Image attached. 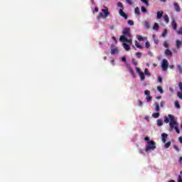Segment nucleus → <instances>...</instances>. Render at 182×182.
<instances>
[{
	"label": "nucleus",
	"instance_id": "29",
	"mask_svg": "<svg viewBox=\"0 0 182 182\" xmlns=\"http://www.w3.org/2000/svg\"><path fill=\"white\" fill-rule=\"evenodd\" d=\"M164 122L166 123H169V122H170V117H164Z\"/></svg>",
	"mask_w": 182,
	"mask_h": 182
},
{
	"label": "nucleus",
	"instance_id": "35",
	"mask_svg": "<svg viewBox=\"0 0 182 182\" xmlns=\"http://www.w3.org/2000/svg\"><path fill=\"white\" fill-rule=\"evenodd\" d=\"M144 93H145V95H146V97H147V96H150V90H146L144 91Z\"/></svg>",
	"mask_w": 182,
	"mask_h": 182
},
{
	"label": "nucleus",
	"instance_id": "11",
	"mask_svg": "<svg viewBox=\"0 0 182 182\" xmlns=\"http://www.w3.org/2000/svg\"><path fill=\"white\" fill-rule=\"evenodd\" d=\"M168 136V135L167 134H166V133H163V134H161L163 143H166V139H167V136Z\"/></svg>",
	"mask_w": 182,
	"mask_h": 182
},
{
	"label": "nucleus",
	"instance_id": "64",
	"mask_svg": "<svg viewBox=\"0 0 182 182\" xmlns=\"http://www.w3.org/2000/svg\"><path fill=\"white\" fill-rule=\"evenodd\" d=\"M156 99H158V100L161 99V96L156 97Z\"/></svg>",
	"mask_w": 182,
	"mask_h": 182
},
{
	"label": "nucleus",
	"instance_id": "12",
	"mask_svg": "<svg viewBox=\"0 0 182 182\" xmlns=\"http://www.w3.org/2000/svg\"><path fill=\"white\" fill-rule=\"evenodd\" d=\"M171 26H172L173 29H174V31H176V29H177V23L176 22V20L172 21Z\"/></svg>",
	"mask_w": 182,
	"mask_h": 182
},
{
	"label": "nucleus",
	"instance_id": "43",
	"mask_svg": "<svg viewBox=\"0 0 182 182\" xmlns=\"http://www.w3.org/2000/svg\"><path fill=\"white\" fill-rule=\"evenodd\" d=\"M145 47L149 49L150 48V43L149 41H146L145 43Z\"/></svg>",
	"mask_w": 182,
	"mask_h": 182
},
{
	"label": "nucleus",
	"instance_id": "42",
	"mask_svg": "<svg viewBox=\"0 0 182 182\" xmlns=\"http://www.w3.org/2000/svg\"><path fill=\"white\" fill-rule=\"evenodd\" d=\"M177 96H178V97H179V99H181L182 100V92H178L177 93Z\"/></svg>",
	"mask_w": 182,
	"mask_h": 182
},
{
	"label": "nucleus",
	"instance_id": "15",
	"mask_svg": "<svg viewBox=\"0 0 182 182\" xmlns=\"http://www.w3.org/2000/svg\"><path fill=\"white\" fill-rule=\"evenodd\" d=\"M154 106H156L155 111L156 112H160V105H159V103L155 102Z\"/></svg>",
	"mask_w": 182,
	"mask_h": 182
},
{
	"label": "nucleus",
	"instance_id": "47",
	"mask_svg": "<svg viewBox=\"0 0 182 182\" xmlns=\"http://www.w3.org/2000/svg\"><path fill=\"white\" fill-rule=\"evenodd\" d=\"M161 35L163 37L166 36V35H167V30L165 29L164 32H163Z\"/></svg>",
	"mask_w": 182,
	"mask_h": 182
},
{
	"label": "nucleus",
	"instance_id": "9",
	"mask_svg": "<svg viewBox=\"0 0 182 182\" xmlns=\"http://www.w3.org/2000/svg\"><path fill=\"white\" fill-rule=\"evenodd\" d=\"M163 11H159L156 13V18L157 19H161V18L163 17Z\"/></svg>",
	"mask_w": 182,
	"mask_h": 182
},
{
	"label": "nucleus",
	"instance_id": "41",
	"mask_svg": "<svg viewBox=\"0 0 182 182\" xmlns=\"http://www.w3.org/2000/svg\"><path fill=\"white\" fill-rule=\"evenodd\" d=\"M125 42H127V43H129L130 45H132V43H133L132 38H129V39L127 38Z\"/></svg>",
	"mask_w": 182,
	"mask_h": 182
},
{
	"label": "nucleus",
	"instance_id": "7",
	"mask_svg": "<svg viewBox=\"0 0 182 182\" xmlns=\"http://www.w3.org/2000/svg\"><path fill=\"white\" fill-rule=\"evenodd\" d=\"M127 68L128 69V70H129V73H131L132 77H136V74H134V71L133 70V68L132 67H130L129 65H127Z\"/></svg>",
	"mask_w": 182,
	"mask_h": 182
},
{
	"label": "nucleus",
	"instance_id": "13",
	"mask_svg": "<svg viewBox=\"0 0 182 182\" xmlns=\"http://www.w3.org/2000/svg\"><path fill=\"white\" fill-rule=\"evenodd\" d=\"M123 48L125 49V50H130V46L127 44V43H123Z\"/></svg>",
	"mask_w": 182,
	"mask_h": 182
},
{
	"label": "nucleus",
	"instance_id": "21",
	"mask_svg": "<svg viewBox=\"0 0 182 182\" xmlns=\"http://www.w3.org/2000/svg\"><path fill=\"white\" fill-rule=\"evenodd\" d=\"M156 89L159 92V93H161V95L164 93V91L163 90V88L161 86H158Z\"/></svg>",
	"mask_w": 182,
	"mask_h": 182
},
{
	"label": "nucleus",
	"instance_id": "24",
	"mask_svg": "<svg viewBox=\"0 0 182 182\" xmlns=\"http://www.w3.org/2000/svg\"><path fill=\"white\" fill-rule=\"evenodd\" d=\"M127 39V38H126L125 35L121 36L120 38H119V41H124V42H126Z\"/></svg>",
	"mask_w": 182,
	"mask_h": 182
},
{
	"label": "nucleus",
	"instance_id": "50",
	"mask_svg": "<svg viewBox=\"0 0 182 182\" xmlns=\"http://www.w3.org/2000/svg\"><path fill=\"white\" fill-rule=\"evenodd\" d=\"M164 46L165 48H168V43H167L166 41H165L164 43Z\"/></svg>",
	"mask_w": 182,
	"mask_h": 182
},
{
	"label": "nucleus",
	"instance_id": "45",
	"mask_svg": "<svg viewBox=\"0 0 182 182\" xmlns=\"http://www.w3.org/2000/svg\"><path fill=\"white\" fill-rule=\"evenodd\" d=\"M117 6H119V8H122V9H123V4L122 2H118Z\"/></svg>",
	"mask_w": 182,
	"mask_h": 182
},
{
	"label": "nucleus",
	"instance_id": "31",
	"mask_svg": "<svg viewBox=\"0 0 182 182\" xmlns=\"http://www.w3.org/2000/svg\"><path fill=\"white\" fill-rule=\"evenodd\" d=\"M146 102H151V99H153V97L150 95H148L146 96Z\"/></svg>",
	"mask_w": 182,
	"mask_h": 182
},
{
	"label": "nucleus",
	"instance_id": "39",
	"mask_svg": "<svg viewBox=\"0 0 182 182\" xmlns=\"http://www.w3.org/2000/svg\"><path fill=\"white\" fill-rule=\"evenodd\" d=\"M132 63H133V65H134V66H137V65H138L137 61H136V59H134V58L132 59Z\"/></svg>",
	"mask_w": 182,
	"mask_h": 182
},
{
	"label": "nucleus",
	"instance_id": "34",
	"mask_svg": "<svg viewBox=\"0 0 182 182\" xmlns=\"http://www.w3.org/2000/svg\"><path fill=\"white\" fill-rule=\"evenodd\" d=\"M141 10L144 14H146V12H147V9L144 6H141Z\"/></svg>",
	"mask_w": 182,
	"mask_h": 182
},
{
	"label": "nucleus",
	"instance_id": "10",
	"mask_svg": "<svg viewBox=\"0 0 182 182\" xmlns=\"http://www.w3.org/2000/svg\"><path fill=\"white\" fill-rule=\"evenodd\" d=\"M165 55L166 56H173V52H171V50H170L168 48L165 50Z\"/></svg>",
	"mask_w": 182,
	"mask_h": 182
},
{
	"label": "nucleus",
	"instance_id": "32",
	"mask_svg": "<svg viewBox=\"0 0 182 182\" xmlns=\"http://www.w3.org/2000/svg\"><path fill=\"white\" fill-rule=\"evenodd\" d=\"M136 56L138 59H140V58H141V52L136 53Z\"/></svg>",
	"mask_w": 182,
	"mask_h": 182
},
{
	"label": "nucleus",
	"instance_id": "18",
	"mask_svg": "<svg viewBox=\"0 0 182 182\" xmlns=\"http://www.w3.org/2000/svg\"><path fill=\"white\" fill-rule=\"evenodd\" d=\"M160 28V26H159V23H155L154 26H153V29L154 31H159V28Z\"/></svg>",
	"mask_w": 182,
	"mask_h": 182
},
{
	"label": "nucleus",
	"instance_id": "8",
	"mask_svg": "<svg viewBox=\"0 0 182 182\" xmlns=\"http://www.w3.org/2000/svg\"><path fill=\"white\" fill-rule=\"evenodd\" d=\"M173 6H174L175 10L176 11V12H180V11H181V9L180 8V5H178V3L174 2L173 3Z\"/></svg>",
	"mask_w": 182,
	"mask_h": 182
},
{
	"label": "nucleus",
	"instance_id": "59",
	"mask_svg": "<svg viewBox=\"0 0 182 182\" xmlns=\"http://www.w3.org/2000/svg\"><path fill=\"white\" fill-rule=\"evenodd\" d=\"M160 106H161V107H163L164 106V102H161V103H160Z\"/></svg>",
	"mask_w": 182,
	"mask_h": 182
},
{
	"label": "nucleus",
	"instance_id": "30",
	"mask_svg": "<svg viewBox=\"0 0 182 182\" xmlns=\"http://www.w3.org/2000/svg\"><path fill=\"white\" fill-rule=\"evenodd\" d=\"M175 107H176V109H180V103L178 101L175 102Z\"/></svg>",
	"mask_w": 182,
	"mask_h": 182
},
{
	"label": "nucleus",
	"instance_id": "56",
	"mask_svg": "<svg viewBox=\"0 0 182 182\" xmlns=\"http://www.w3.org/2000/svg\"><path fill=\"white\" fill-rule=\"evenodd\" d=\"M178 182H182L181 176L179 175Z\"/></svg>",
	"mask_w": 182,
	"mask_h": 182
},
{
	"label": "nucleus",
	"instance_id": "16",
	"mask_svg": "<svg viewBox=\"0 0 182 182\" xmlns=\"http://www.w3.org/2000/svg\"><path fill=\"white\" fill-rule=\"evenodd\" d=\"M152 117H154V119H159V117H160V113H159V112L153 113Z\"/></svg>",
	"mask_w": 182,
	"mask_h": 182
},
{
	"label": "nucleus",
	"instance_id": "20",
	"mask_svg": "<svg viewBox=\"0 0 182 182\" xmlns=\"http://www.w3.org/2000/svg\"><path fill=\"white\" fill-rule=\"evenodd\" d=\"M181 46V41L179 40H176V48L177 49H180V47Z\"/></svg>",
	"mask_w": 182,
	"mask_h": 182
},
{
	"label": "nucleus",
	"instance_id": "22",
	"mask_svg": "<svg viewBox=\"0 0 182 182\" xmlns=\"http://www.w3.org/2000/svg\"><path fill=\"white\" fill-rule=\"evenodd\" d=\"M144 26L146 29H149L150 28V23L149 21H144Z\"/></svg>",
	"mask_w": 182,
	"mask_h": 182
},
{
	"label": "nucleus",
	"instance_id": "53",
	"mask_svg": "<svg viewBox=\"0 0 182 182\" xmlns=\"http://www.w3.org/2000/svg\"><path fill=\"white\" fill-rule=\"evenodd\" d=\"M93 12H99V8L98 7H95Z\"/></svg>",
	"mask_w": 182,
	"mask_h": 182
},
{
	"label": "nucleus",
	"instance_id": "63",
	"mask_svg": "<svg viewBox=\"0 0 182 182\" xmlns=\"http://www.w3.org/2000/svg\"><path fill=\"white\" fill-rule=\"evenodd\" d=\"M179 161H182V156L179 158Z\"/></svg>",
	"mask_w": 182,
	"mask_h": 182
},
{
	"label": "nucleus",
	"instance_id": "57",
	"mask_svg": "<svg viewBox=\"0 0 182 182\" xmlns=\"http://www.w3.org/2000/svg\"><path fill=\"white\" fill-rule=\"evenodd\" d=\"M122 62H124V63H126V57H122Z\"/></svg>",
	"mask_w": 182,
	"mask_h": 182
},
{
	"label": "nucleus",
	"instance_id": "54",
	"mask_svg": "<svg viewBox=\"0 0 182 182\" xmlns=\"http://www.w3.org/2000/svg\"><path fill=\"white\" fill-rule=\"evenodd\" d=\"M144 4H145V5H146V6H149V1L145 0V1H144Z\"/></svg>",
	"mask_w": 182,
	"mask_h": 182
},
{
	"label": "nucleus",
	"instance_id": "5",
	"mask_svg": "<svg viewBox=\"0 0 182 182\" xmlns=\"http://www.w3.org/2000/svg\"><path fill=\"white\" fill-rule=\"evenodd\" d=\"M123 35L130 37V28H125L122 31Z\"/></svg>",
	"mask_w": 182,
	"mask_h": 182
},
{
	"label": "nucleus",
	"instance_id": "17",
	"mask_svg": "<svg viewBox=\"0 0 182 182\" xmlns=\"http://www.w3.org/2000/svg\"><path fill=\"white\" fill-rule=\"evenodd\" d=\"M164 18L166 23H168V22H170V18H168V16L167 14L164 15Z\"/></svg>",
	"mask_w": 182,
	"mask_h": 182
},
{
	"label": "nucleus",
	"instance_id": "52",
	"mask_svg": "<svg viewBox=\"0 0 182 182\" xmlns=\"http://www.w3.org/2000/svg\"><path fill=\"white\" fill-rule=\"evenodd\" d=\"M178 86H179V89H180L181 92H182V83L180 82Z\"/></svg>",
	"mask_w": 182,
	"mask_h": 182
},
{
	"label": "nucleus",
	"instance_id": "27",
	"mask_svg": "<svg viewBox=\"0 0 182 182\" xmlns=\"http://www.w3.org/2000/svg\"><path fill=\"white\" fill-rule=\"evenodd\" d=\"M157 126H163V120L161 119H158L157 120Z\"/></svg>",
	"mask_w": 182,
	"mask_h": 182
},
{
	"label": "nucleus",
	"instance_id": "2",
	"mask_svg": "<svg viewBox=\"0 0 182 182\" xmlns=\"http://www.w3.org/2000/svg\"><path fill=\"white\" fill-rule=\"evenodd\" d=\"M155 149H156V142L154 141H149L147 142L145 151H149V150H155Z\"/></svg>",
	"mask_w": 182,
	"mask_h": 182
},
{
	"label": "nucleus",
	"instance_id": "1",
	"mask_svg": "<svg viewBox=\"0 0 182 182\" xmlns=\"http://www.w3.org/2000/svg\"><path fill=\"white\" fill-rule=\"evenodd\" d=\"M168 116L170 119V122H169V125L171 128L170 132H171L173 129H175L176 133L179 134L180 129H178V124H177V121H176V119H174V116H173L172 114H168Z\"/></svg>",
	"mask_w": 182,
	"mask_h": 182
},
{
	"label": "nucleus",
	"instance_id": "62",
	"mask_svg": "<svg viewBox=\"0 0 182 182\" xmlns=\"http://www.w3.org/2000/svg\"><path fill=\"white\" fill-rule=\"evenodd\" d=\"M168 182H176V181H174V180H171V181H168Z\"/></svg>",
	"mask_w": 182,
	"mask_h": 182
},
{
	"label": "nucleus",
	"instance_id": "19",
	"mask_svg": "<svg viewBox=\"0 0 182 182\" xmlns=\"http://www.w3.org/2000/svg\"><path fill=\"white\" fill-rule=\"evenodd\" d=\"M119 52V50H117V48H113L111 50V55H115V53H117Z\"/></svg>",
	"mask_w": 182,
	"mask_h": 182
},
{
	"label": "nucleus",
	"instance_id": "51",
	"mask_svg": "<svg viewBox=\"0 0 182 182\" xmlns=\"http://www.w3.org/2000/svg\"><path fill=\"white\" fill-rule=\"evenodd\" d=\"M144 140H145L146 141H150V138H149V136H145V137H144Z\"/></svg>",
	"mask_w": 182,
	"mask_h": 182
},
{
	"label": "nucleus",
	"instance_id": "49",
	"mask_svg": "<svg viewBox=\"0 0 182 182\" xmlns=\"http://www.w3.org/2000/svg\"><path fill=\"white\" fill-rule=\"evenodd\" d=\"M139 106H143V102L141 100H138Z\"/></svg>",
	"mask_w": 182,
	"mask_h": 182
},
{
	"label": "nucleus",
	"instance_id": "60",
	"mask_svg": "<svg viewBox=\"0 0 182 182\" xmlns=\"http://www.w3.org/2000/svg\"><path fill=\"white\" fill-rule=\"evenodd\" d=\"M148 55H149L150 56H153V53H151L150 51L148 52Z\"/></svg>",
	"mask_w": 182,
	"mask_h": 182
},
{
	"label": "nucleus",
	"instance_id": "23",
	"mask_svg": "<svg viewBox=\"0 0 182 182\" xmlns=\"http://www.w3.org/2000/svg\"><path fill=\"white\" fill-rule=\"evenodd\" d=\"M134 12L136 15H140V9H139V7H136L134 9Z\"/></svg>",
	"mask_w": 182,
	"mask_h": 182
},
{
	"label": "nucleus",
	"instance_id": "40",
	"mask_svg": "<svg viewBox=\"0 0 182 182\" xmlns=\"http://www.w3.org/2000/svg\"><path fill=\"white\" fill-rule=\"evenodd\" d=\"M173 149H174L176 151H177L178 153V151H180V149L178 148V146H177V145H173Z\"/></svg>",
	"mask_w": 182,
	"mask_h": 182
},
{
	"label": "nucleus",
	"instance_id": "4",
	"mask_svg": "<svg viewBox=\"0 0 182 182\" xmlns=\"http://www.w3.org/2000/svg\"><path fill=\"white\" fill-rule=\"evenodd\" d=\"M161 68L164 72H167V69H168V61L167 59H164L162 60Z\"/></svg>",
	"mask_w": 182,
	"mask_h": 182
},
{
	"label": "nucleus",
	"instance_id": "26",
	"mask_svg": "<svg viewBox=\"0 0 182 182\" xmlns=\"http://www.w3.org/2000/svg\"><path fill=\"white\" fill-rule=\"evenodd\" d=\"M136 38L139 42H143V41H144V38L141 36H137Z\"/></svg>",
	"mask_w": 182,
	"mask_h": 182
},
{
	"label": "nucleus",
	"instance_id": "37",
	"mask_svg": "<svg viewBox=\"0 0 182 182\" xmlns=\"http://www.w3.org/2000/svg\"><path fill=\"white\" fill-rule=\"evenodd\" d=\"M178 70L179 71V73H182V68L181 65H177Z\"/></svg>",
	"mask_w": 182,
	"mask_h": 182
},
{
	"label": "nucleus",
	"instance_id": "58",
	"mask_svg": "<svg viewBox=\"0 0 182 182\" xmlns=\"http://www.w3.org/2000/svg\"><path fill=\"white\" fill-rule=\"evenodd\" d=\"M154 42H155L156 45H158L159 39H154Z\"/></svg>",
	"mask_w": 182,
	"mask_h": 182
},
{
	"label": "nucleus",
	"instance_id": "55",
	"mask_svg": "<svg viewBox=\"0 0 182 182\" xmlns=\"http://www.w3.org/2000/svg\"><path fill=\"white\" fill-rule=\"evenodd\" d=\"M178 141L181 143V144H182V136L178 137Z\"/></svg>",
	"mask_w": 182,
	"mask_h": 182
},
{
	"label": "nucleus",
	"instance_id": "28",
	"mask_svg": "<svg viewBox=\"0 0 182 182\" xmlns=\"http://www.w3.org/2000/svg\"><path fill=\"white\" fill-rule=\"evenodd\" d=\"M171 146V141H168L167 143L165 144V148L168 149Z\"/></svg>",
	"mask_w": 182,
	"mask_h": 182
},
{
	"label": "nucleus",
	"instance_id": "38",
	"mask_svg": "<svg viewBox=\"0 0 182 182\" xmlns=\"http://www.w3.org/2000/svg\"><path fill=\"white\" fill-rule=\"evenodd\" d=\"M144 73L147 76H150V73H149V69L146 68L145 70H144Z\"/></svg>",
	"mask_w": 182,
	"mask_h": 182
},
{
	"label": "nucleus",
	"instance_id": "33",
	"mask_svg": "<svg viewBox=\"0 0 182 182\" xmlns=\"http://www.w3.org/2000/svg\"><path fill=\"white\" fill-rule=\"evenodd\" d=\"M128 25H130V26H133L134 25V22L132 20H128Z\"/></svg>",
	"mask_w": 182,
	"mask_h": 182
},
{
	"label": "nucleus",
	"instance_id": "61",
	"mask_svg": "<svg viewBox=\"0 0 182 182\" xmlns=\"http://www.w3.org/2000/svg\"><path fill=\"white\" fill-rule=\"evenodd\" d=\"M110 62L112 63V65H114V60H111Z\"/></svg>",
	"mask_w": 182,
	"mask_h": 182
},
{
	"label": "nucleus",
	"instance_id": "46",
	"mask_svg": "<svg viewBox=\"0 0 182 182\" xmlns=\"http://www.w3.org/2000/svg\"><path fill=\"white\" fill-rule=\"evenodd\" d=\"M178 35H182V27L179 28V30L178 31Z\"/></svg>",
	"mask_w": 182,
	"mask_h": 182
},
{
	"label": "nucleus",
	"instance_id": "44",
	"mask_svg": "<svg viewBox=\"0 0 182 182\" xmlns=\"http://www.w3.org/2000/svg\"><path fill=\"white\" fill-rule=\"evenodd\" d=\"M135 69L136 70V73H138L139 75L140 73H141V70H140V68L139 67H136Z\"/></svg>",
	"mask_w": 182,
	"mask_h": 182
},
{
	"label": "nucleus",
	"instance_id": "14",
	"mask_svg": "<svg viewBox=\"0 0 182 182\" xmlns=\"http://www.w3.org/2000/svg\"><path fill=\"white\" fill-rule=\"evenodd\" d=\"M139 75L141 82H143L144 79H146V75H144V73L141 72Z\"/></svg>",
	"mask_w": 182,
	"mask_h": 182
},
{
	"label": "nucleus",
	"instance_id": "48",
	"mask_svg": "<svg viewBox=\"0 0 182 182\" xmlns=\"http://www.w3.org/2000/svg\"><path fill=\"white\" fill-rule=\"evenodd\" d=\"M158 82H159V83H161V82H163V78H161V77H159Z\"/></svg>",
	"mask_w": 182,
	"mask_h": 182
},
{
	"label": "nucleus",
	"instance_id": "36",
	"mask_svg": "<svg viewBox=\"0 0 182 182\" xmlns=\"http://www.w3.org/2000/svg\"><path fill=\"white\" fill-rule=\"evenodd\" d=\"M126 2L128 5H133V0H126Z\"/></svg>",
	"mask_w": 182,
	"mask_h": 182
},
{
	"label": "nucleus",
	"instance_id": "3",
	"mask_svg": "<svg viewBox=\"0 0 182 182\" xmlns=\"http://www.w3.org/2000/svg\"><path fill=\"white\" fill-rule=\"evenodd\" d=\"M102 13H100L98 15V18H107L110 13H109V9L106 7L105 9H102Z\"/></svg>",
	"mask_w": 182,
	"mask_h": 182
},
{
	"label": "nucleus",
	"instance_id": "25",
	"mask_svg": "<svg viewBox=\"0 0 182 182\" xmlns=\"http://www.w3.org/2000/svg\"><path fill=\"white\" fill-rule=\"evenodd\" d=\"M135 46H136L139 49L143 48V46H141V45H140L137 41L135 42Z\"/></svg>",
	"mask_w": 182,
	"mask_h": 182
},
{
	"label": "nucleus",
	"instance_id": "6",
	"mask_svg": "<svg viewBox=\"0 0 182 182\" xmlns=\"http://www.w3.org/2000/svg\"><path fill=\"white\" fill-rule=\"evenodd\" d=\"M123 9H124V8H122L121 9H119V14L121 16H122L123 18H124V19H127L128 16L127 14H126V13H124V11H123Z\"/></svg>",
	"mask_w": 182,
	"mask_h": 182
}]
</instances>
